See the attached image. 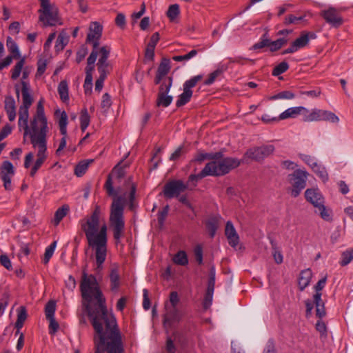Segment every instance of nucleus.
<instances>
[{
    "instance_id": "f8f14e48",
    "label": "nucleus",
    "mask_w": 353,
    "mask_h": 353,
    "mask_svg": "<svg viewBox=\"0 0 353 353\" xmlns=\"http://www.w3.org/2000/svg\"><path fill=\"white\" fill-rule=\"evenodd\" d=\"M187 188L188 185L181 180L171 181L164 185L163 194L168 199L178 197Z\"/></svg>"
},
{
    "instance_id": "f03ea898",
    "label": "nucleus",
    "mask_w": 353,
    "mask_h": 353,
    "mask_svg": "<svg viewBox=\"0 0 353 353\" xmlns=\"http://www.w3.org/2000/svg\"><path fill=\"white\" fill-rule=\"evenodd\" d=\"M101 208L96 205L90 216L81 220L80 225L90 247L95 249L97 269H101L107 254V225L101 224Z\"/></svg>"
},
{
    "instance_id": "79ce46f5",
    "label": "nucleus",
    "mask_w": 353,
    "mask_h": 353,
    "mask_svg": "<svg viewBox=\"0 0 353 353\" xmlns=\"http://www.w3.org/2000/svg\"><path fill=\"white\" fill-rule=\"evenodd\" d=\"M206 228L210 233V237H214L218 228V221L216 218H211L206 222Z\"/></svg>"
},
{
    "instance_id": "4468645a",
    "label": "nucleus",
    "mask_w": 353,
    "mask_h": 353,
    "mask_svg": "<svg viewBox=\"0 0 353 353\" xmlns=\"http://www.w3.org/2000/svg\"><path fill=\"white\" fill-rule=\"evenodd\" d=\"M55 114L57 115L59 114V126L60 133L63 135V137L60 140L59 146L57 149V154L61 152L66 147V136H67V125H68V115L65 111L60 112L57 110Z\"/></svg>"
},
{
    "instance_id": "4d7b16f0",
    "label": "nucleus",
    "mask_w": 353,
    "mask_h": 353,
    "mask_svg": "<svg viewBox=\"0 0 353 353\" xmlns=\"http://www.w3.org/2000/svg\"><path fill=\"white\" fill-rule=\"evenodd\" d=\"M311 166L314 171L319 174L323 181H326L328 179L327 174L324 168L321 170V168L316 163H313Z\"/></svg>"
},
{
    "instance_id": "49530a36",
    "label": "nucleus",
    "mask_w": 353,
    "mask_h": 353,
    "mask_svg": "<svg viewBox=\"0 0 353 353\" xmlns=\"http://www.w3.org/2000/svg\"><path fill=\"white\" fill-rule=\"evenodd\" d=\"M289 68V65L287 62L283 61L278 64L272 71V75L277 77L285 72H286Z\"/></svg>"
},
{
    "instance_id": "a878e982",
    "label": "nucleus",
    "mask_w": 353,
    "mask_h": 353,
    "mask_svg": "<svg viewBox=\"0 0 353 353\" xmlns=\"http://www.w3.org/2000/svg\"><path fill=\"white\" fill-rule=\"evenodd\" d=\"M97 50H92L87 60L85 68V78L92 79V73L94 71V63L97 59Z\"/></svg>"
},
{
    "instance_id": "5701e85b",
    "label": "nucleus",
    "mask_w": 353,
    "mask_h": 353,
    "mask_svg": "<svg viewBox=\"0 0 353 353\" xmlns=\"http://www.w3.org/2000/svg\"><path fill=\"white\" fill-rule=\"evenodd\" d=\"M182 314L176 307H171L168 309L164 316L163 323L165 325H171L174 323L179 322L181 319Z\"/></svg>"
},
{
    "instance_id": "473e14b6",
    "label": "nucleus",
    "mask_w": 353,
    "mask_h": 353,
    "mask_svg": "<svg viewBox=\"0 0 353 353\" xmlns=\"http://www.w3.org/2000/svg\"><path fill=\"white\" fill-rule=\"evenodd\" d=\"M58 93L60 99L64 103L69 101L68 85L66 81H61L58 85Z\"/></svg>"
},
{
    "instance_id": "de8ad7c7",
    "label": "nucleus",
    "mask_w": 353,
    "mask_h": 353,
    "mask_svg": "<svg viewBox=\"0 0 353 353\" xmlns=\"http://www.w3.org/2000/svg\"><path fill=\"white\" fill-rule=\"evenodd\" d=\"M295 97V95L291 91H283L279 92L278 94L272 96L271 97L272 100H277V99H293Z\"/></svg>"
},
{
    "instance_id": "2f4dec72",
    "label": "nucleus",
    "mask_w": 353,
    "mask_h": 353,
    "mask_svg": "<svg viewBox=\"0 0 353 353\" xmlns=\"http://www.w3.org/2000/svg\"><path fill=\"white\" fill-rule=\"evenodd\" d=\"M70 208L68 205H63L58 208L54 213L53 223L54 225H58L60 221L68 214Z\"/></svg>"
},
{
    "instance_id": "c756f323",
    "label": "nucleus",
    "mask_w": 353,
    "mask_h": 353,
    "mask_svg": "<svg viewBox=\"0 0 353 353\" xmlns=\"http://www.w3.org/2000/svg\"><path fill=\"white\" fill-rule=\"evenodd\" d=\"M93 159H84L79 162L75 166L74 174L78 177L82 176L88 170L89 165L93 163Z\"/></svg>"
},
{
    "instance_id": "69168bd1",
    "label": "nucleus",
    "mask_w": 353,
    "mask_h": 353,
    "mask_svg": "<svg viewBox=\"0 0 353 353\" xmlns=\"http://www.w3.org/2000/svg\"><path fill=\"white\" fill-rule=\"evenodd\" d=\"M92 79L85 78L83 89L85 94H90L92 91Z\"/></svg>"
},
{
    "instance_id": "9b49d317",
    "label": "nucleus",
    "mask_w": 353,
    "mask_h": 353,
    "mask_svg": "<svg viewBox=\"0 0 353 353\" xmlns=\"http://www.w3.org/2000/svg\"><path fill=\"white\" fill-rule=\"evenodd\" d=\"M289 183L292 185L291 195L296 197L299 195L301 191L306 185L307 173L301 170H296L292 174L288 176Z\"/></svg>"
},
{
    "instance_id": "412c9836",
    "label": "nucleus",
    "mask_w": 353,
    "mask_h": 353,
    "mask_svg": "<svg viewBox=\"0 0 353 353\" xmlns=\"http://www.w3.org/2000/svg\"><path fill=\"white\" fill-rule=\"evenodd\" d=\"M306 111L307 108L304 106L291 107L286 109L285 111L280 114V119L282 120L290 118L294 119L296 118L299 115H301L302 118H304V114Z\"/></svg>"
},
{
    "instance_id": "f704fd0d",
    "label": "nucleus",
    "mask_w": 353,
    "mask_h": 353,
    "mask_svg": "<svg viewBox=\"0 0 353 353\" xmlns=\"http://www.w3.org/2000/svg\"><path fill=\"white\" fill-rule=\"evenodd\" d=\"M110 288L112 291H117L120 285V277L117 270L113 269L110 274Z\"/></svg>"
},
{
    "instance_id": "39448f33",
    "label": "nucleus",
    "mask_w": 353,
    "mask_h": 353,
    "mask_svg": "<svg viewBox=\"0 0 353 353\" xmlns=\"http://www.w3.org/2000/svg\"><path fill=\"white\" fill-rule=\"evenodd\" d=\"M125 198L119 196L114 199L111 205L110 223L113 229L114 239L119 241L124 231V209Z\"/></svg>"
},
{
    "instance_id": "680f3d73",
    "label": "nucleus",
    "mask_w": 353,
    "mask_h": 353,
    "mask_svg": "<svg viewBox=\"0 0 353 353\" xmlns=\"http://www.w3.org/2000/svg\"><path fill=\"white\" fill-rule=\"evenodd\" d=\"M48 320L50 322L49 332L51 334H54L55 332H57V330L59 327V325L58 322L55 320L54 317L48 319Z\"/></svg>"
},
{
    "instance_id": "052dcab7",
    "label": "nucleus",
    "mask_w": 353,
    "mask_h": 353,
    "mask_svg": "<svg viewBox=\"0 0 353 353\" xmlns=\"http://www.w3.org/2000/svg\"><path fill=\"white\" fill-rule=\"evenodd\" d=\"M261 120L265 123H272L278 122L282 119H280V115L277 117H271L270 114H264L261 117Z\"/></svg>"
},
{
    "instance_id": "37998d69",
    "label": "nucleus",
    "mask_w": 353,
    "mask_h": 353,
    "mask_svg": "<svg viewBox=\"0 0 353 353\" xmlns=\"http://www.w3.org/2000/svg\"><path fill=\"white\" fill-rule=\"evenodd\" d=\"M90 117L86 109L81 111L80 116L81 128L85 131L90 124Z\"/></svg>"
},
{
    "instance_id": "c85d7f7f",
    "label": "nucleus",
    "mask_w": 353,
    "mask_h": 353,
    "mask_svg": "<svg viewBox=\"0 0 353 353\" xmlns=\"http://www.w3.org/2000/svg\"><path fill=\"white\" fill-rule=\"evenodd\" d=\"M29 108H20L19 111L18 125L20 130L28 129Z\"/></svg>"
},
{
    "instance_id": "864d4df0",
    "label": "nucleus",
    "mask_w": 353,
    "mask_h": 353,
    "mask_svg": "<svg viewBox=\"0 0 353 353\" xmlns=\"http://www.w3.org/2000/svg\"><path fill=\"white\" fill-rule=\"evenodd\" d=\"M170 69V67L169 60L163 59L158 68L157 72L165 77V75L169 72Z\"/></svg>"
},
{
    "instance_id": "bf43d9fd",
    "label": "nucleus",
    "mask_w": 353,
    "mask_h": 353,
    "mask_svg": "<svg viewBox=\"0 0 353 353\" xmlns=\"http://www.w3.org/2000/svg\"><path fill=\"white\" fill-rule=\"evenodd\" d=\"M318 209L319 214L322 219L324 220H329L330 218V214L328 211L325 209L324 203H321L319 205L315 207Z\"/></svg>"
},
{
    "instance_id": "e433bc0d",
    "label": "nucleus",
    "mask_w": 353,
    "mask_h": 353,
    "mask_svg": "<svg viewBox=\"0 0 353 353\" xmlns=\"http://www.w3.org/2000/svg\"><path fill=\"white\" fill-rule=\"evenodd\" d=\"M69 37L65 32H61L56 41L55 48L57 50H62L67 45Z\"/></svg>"
},
{
    "instance_id": "09e8293b",
    "label": "nucleus",
    "mask_w": 353,
    "mask_h": 353,
    "mask_svg": "<svg viewBox=\"0 0 353 353\" xmlns=\"http://www.w3.org/2000/svg\"><path fill=\"white\" fill-rule=\"evenodd\" d=\"M56 245H57V242L54 241L46 248L45 254H44L43 261L44 264H47L49 262L50 258L52 257V256L54 253V251L56 248Z\"/></svg>"
},
{
    "instance_id": "aec40b11",
    "label": "nucleus",
    "mask_w": 353,
    "mask_h": 353,
    "mask_svg": "<svg viewBox=\"0 0 353 353\" xmlns=\"http://www.w3.org/2000/svg\"><path fill=\"white\" fill-rule=\"evenodd\" d=\"M22 104L20 108H30L33 103L30 83L26 81H21Z\"/></svg>"
},
{
    "instance_id": "dca6fc26",
    "label": "nucleus",
    "mask_w": 353,
    "mask_h": 353,
    "mask_svg": "<svg viewBox=\"0 0 353 353\" xmlns=\"http://www.w3.org/2000/svg\"><path fill=\"white\" fill-rule=\"evenodd\" d=\"M111 52L110 46H102L97 50L99 59L97 63L98 72H109V68H110V63L108 61V58Z\"/></svg>"
},
{
    "instance_id": "20e7f679",
    "label": "nucleus",
    "mask_w": 353,
    "mask_h": 353,
    "mask_svg": "<svg viewBox=\"0 0 353 353\" xmlns=\"http://www.w3.org/2000/svg\"><path fill=\"white\" fill-rule=\"evenodd\" d=\"M240 161L236 158L227 157L225 159H216L206 164L203 170L198 174H191L189 181H197L208 175L220 176L229 172L231 169L238 167Z\"/></svg>"
},
{
    "instance_id": "c9c22d12",
    "label": "nucleus",
    "mask_w": 353,
    "mask_h": 353,
    "mask_svg": "<svg viewBox=\"0 0 353 353\" xmlns=\"http://www.w3.org/2000/svg\"><path fill=\"white\" fill-rule=\"evenodd\" d=\"M6 46L8 51L12 54L14 58L20 57V52L17 43L10 37H8L6 41Z\"/></svg>"
},
{
    "instance_id": "cd10ccee",
    "label": "nucleus",
    "mask_w": 353,
    "mask_h": 353,
    "mask_svg": "<svg viewBox=\"0 0 353 353\" xmlns=\"http://www.w3.org/2000/svg\"><path fill=\"white\" fill-rule=\"evenodd\" d=\"M228 70V66L225 64L220 63L218 65L216 69L211 72L208 78L204 81V85H210L216 81V79L221 76L225 71Z\"/></svg>"
},
{
    "instance_id": "a19ab883",
    "label": "nucleus",
    "mask_w": 353,
    "mask_h": 353,
    "mask_svg": "<svg viewBox=\"0 0 353 353\" xmlns=\"http://www.w3.org/2000/svg\"><path fill=\"white\" fill-rule=\"evenodd\" d=\"M174 263L180 265H185L188 263L186 253L184 251L178 252L173 257Z\"/></svg>"
},
{
    "instance_id": "58836bf2",
    "label": "nucleus",
    "mask_w": 353,
    "mask_h": 353,
    "mask_svg": "<svg viewBox=\"0 0 353 353\" xmlns=\"http://www.w3.org/2000/svg\"><path fill=\"white\" fill-rule=\"evenodd\" d=\"M25 63V58H21L14 66L11 71V78L17 79L21 74Z\"/></svg>"
},
{
    "instance_id": "0e129e2a",
    "label": "nucleus",
    "mask_w": 353,
    "mask_h": 353,
    "mask_svg": "<svg viewBox=\"0 0 353 353\" xmlns=\"http://www.w3.org/2000/svg\"><path fill=\"white\" fill-rule=\"evenodd\" d=\"M0 263L8 270L12 269L11 261L6 254H1L0 256Z\"/></svg>"
},
{
    "instance_id": "c03bdc74",
    "label": "nucleus",
    "mask_w": 353,
    "mask_h": 353,
    "mask_svg": "<svg viewBox=\"0 0 353 353\" xmlns=\"http://www.w3.org/2000/svg\"><path fill=\"white\" fill-rule=\"evenodd\" d=\"M56 310V303L54 301H49L45 307V314L46 319L54 317V312Z\"/></svg>"
},
{
    "instance_id": "423d86ee",
    "label": "nucleus",
    "mask_w": 353,
    "mask_h": 353,
    "mask_svg": "<svg viewBox=\"0 0 353 353\" xmlns=\"http://www.w3.org/2000/svg\"><path fill=\"white\" fill-rule=\"evenodd\" d=\"M326 276L322 278L314 286L316 294L313 296V301L310 299H307L306 301H305L307 316L311 315L314 305H315L316 307V316L317 317L321 319L325 316L326 311L325 308V303L321 299L322 294L321 291L324 288L326 283Z\"/></svg>"
},
{
    "instance_id": "ddd939ff",
    "label": "nucleus",
    "mask_w": 353,
    "mask_h": 353,
    "mask_svg": "<svg viewBox=\"0 0 353 353\" xmlns=\"http://www.w3.org/2000/svg\"><path fill=\"white\" fill-rule=\"evenodd\" d=\"M14 174V168L12 164L5 161L0 167V178L3 181V187L6 190H12L11 179Z\"/></svg>"
},
{
    "instance_id": "393cba45",
    "label": "nucleus",
    "mask_w": 353,
    "mask_h": 353,
    "mask_svg": "<svg viewBox=\"0 0 353 353\" xmlns=\"http://www.w3.org/2000/svg\"><path fill=\"white\" fill-rule=\"evenodd\" d=\"M5 110L8 114V119L13 121L16 118V104L13 97L7 96L5 98Z\"/></svg>"
},
{
    "instance_id": "338daca9",
    "label": "nucleus",
    "mask_w": 353,
    "mask_h": 353,
    "mask_svg": "<svg viewBox=\"0 0 353 353\" xmlns=\"http://www.w3.org/2000/svg\"><path fill=\"white\" fill-rule=\"evenodd\" d=\"M195 259L199 264L203 263V250L200 245H197L194 250Z\"/></svg>"
},
{
    "instance_id": "4c0bfd02",
    "label": "nucleus",
    "mask_w": 353,
    "mask_h": 353,
    "mask_svg": "<svg viewBox=\"0 0 353 353\" xmlns=\"http://www.w3.org/2000/svg\"><path fill=\"white\" fill-rule=\"evenodd\" d=\"M172 81L173 79L171 77L163 79L159 85L158 94H168L172 85Z\"/></svg>"
},
{
    "instance_id": "1a4fd4ad",
    "label": "nucleus",
    "mask_w": 353,
    "mask_h": 353,
    "mask_svg": "<svg viewBox=\"0 0 353 353\" xmlns=\"http://www.w3.org/2000/svg\"><path fill=\"white\" fill-rule=\"evenodd\" d=\"M202 79L203 75L198 74L192 77L184 82L183 84V92L179 95L176 101V107L183 106L190 101L193 93L192 88H194Z\"/></svg>"
},
{
    "instance_id": "b1692460",
    "label": "nucleus",
    "mask_w": 353,
    "mask_h": 353,
    "mask_svg": "<svg viewBox=\"0 0 353 353\" xmlns=\"http://www.w3.org/2000/svg\"><path fill=\"white\" fill-rule=\"evenodd\" d=\"M225 235L228 239V243L232 247H235L239 242V237L236 233L233 224L230 221H228L225 230Z\"/></svg>"
},
{
    "instance_id": "72a5a7b5",
    "label": "nucleus",
    "mask_w": 353,
    "mask_h": 353,
    "mask_svg": "<svg viewBox=\"0 0 353 353\" xmlns=\"http://www.w3.org/2000/svg\"><path fill=\"white\" fill-rule=\"evenodd\" d=\"M173 97L168 94H158L157 105L159 107H168L172 102Z\"/></svg>"
},
{
    "instance_id": "13d9d810",
    "label": "nucleus",
    "mask_w": 353,
    "mask_h": 353,
    "mask_svg": "<svg viewBox=\"0 0 353 353\" xmlns=\"http://www.w3.org/2000/svg\"><path fill=\"white\" fill-rule=\"evenodd\" d=\"M169 205L165 206L163 210L158 213V222L160 227H162L165 218L168 214Z\"/></svg>"
},
{
    "instance_id": "7ed1b4c3",
    "label": "nucleus",
    "mask_w": 353,
    "mask_h": 353,
    "mask_svg": "<svg viewBox=\"0 0 353 353\" xmlns=\"http://www.w3.org/2000/svg\"><path fill=\"white\" fill-rule=\"evenodd\" d=\"M48 132L47 118L45 115L43 102L40 100L37 106L36 114L28 125V129L23 131L24 136L29 135L31 143L38 152V154H44L47 150L46 135Z\"/></svg>"
},
{
    "instance_id": "3c124183",
    "label": "nucleus",
    "mask_w": 353,
    "mask_h": 353,
    "mask_svg": "<svg viewBox=\"0 0 353 353\" xmlns=\"http://www.w3.org/2000/svg\"><path fill=\"white\" fill-rule=\"evenodd\" d=\"M179 14V6L178 4L171 5L167 12L168 17L171 20L174 21Z\"/></svg>"
},
{
    "instance_id": "0eeeda50",
    "label": "nucleus",
    "mask_w": 353,
    "mask_h": 353,
    "mask_svg": "<svg viewBox=\"0 0 353 353\" xmlns=\"http://www.w3.org/2000/svg\"><path fill=\"white\" fill-rule=\"evenodd\" d=\"M303 122H319L329 121L332 123H338L339 118L334 113L317 108L308 109L305 112L304 118H302Z\"/></svg>"
},
{
    "instance_id": "2eb2a0df",
    "label": "nucleus",
    "mask_w": 353,
    "mask_h": 353,
    "mask_svg": "<svg viewBox=\"0 0 353 353\" xmlns=\"http://www.w3.org/2000/svg\"><path fill=\"white\" fill-rule=\"evenodd\" d=\"M102 30L103 28L98 22H92L90 26L86 42L92 45L93 50H97L99 46V40L102 35Z\"/></svg>"
},
{
    "instance_id": "4be33fe9",
    "label": "nucleus",
    "mask_w": 353,
    "mask_h": 353,
    "mask_svg": "<svg viewBox=\"0 0 353 353\" xmlns=\"http://www.w3.org/2000/svg\"><path fill=\"white\" fill-rule=\"evenodd\" d=\"M305 196L314 207L324 203V199L318 189H307L305 192Z\"/></svg>"
},
{
    "instance_id": "8fccbe9b",
    "label": "nucleus",
    "mask_w": 353,
    "mask_h": 353,
    "mask_svg": "<svg viewBox=\"0 0 353 353\" xmlns=\"http://www.w3.org/2000/svg\"><path fill=\"white\" fill-rule=\"evenodd\" d=\"M198 52L196 50H192L188 54L184 55H179L173 57L172 59L175 61H189L197 54Z\"/></svg>"
},
{
    "instance_id": "9d476101",
    "label": "nucleus",
    "mask_w": 353,
    "mask_h": 353,
    "mask_svg": "<svg viewBox=\"0 0 353 353\" xmlns=\"http://www.w3.org/2000/svg\"><path fill=\"white\" fill-rule=\"evenodd\" d=\"M41 8L39 10V20L44 26H55L58 21L57 12L52 8L49 0H39Z\"/></svg>"
},
{
    "instance_id": "6e6d98bb",
    "label": "nucleus",
    "mask_w": 353,
    "mask_h": 353,
    "mask_svg": "<svg viewBox=\"0 0 353 353\" xmlns=\"http://www.w3.org/2000/svg\"><path fill=\"white\" fill-rule=\"evenodd\" d=\"M304 19L303 16H294L293 14H290L287 16L285 18L284 23L285 25L290 24H298L300 21H303Z\"/></svg>"
},
{
    "instance_id": "6e6552de",
    "label": "nucleus",
    "mask_w": 353,
    "mask_h": 353,
    "mask_svg": "<svg viewBox=\"0 0 353 353\" xmlns=\"http://www.w3.org/2000/svg\"><path fill=\"white\" fill-rule=\"evenodd\" d=\"M128 156H126L123 159L119 161L108 176L105 183V188L109 196H117V192L114 191L112 185V178L114 177L119 180L124 177L125 174V168L128 167L132 162L130 159H128Z\"/></svg>"
},
{
    "instance_id": "ea45409f",
    "label": "nucleus",
    "mask_w": 353,
    "mask_h": 353,
    "mask_svg": "<svg viewBox=\"0 0 353 353\" xmlns=\"http://www.w3.org/2000/svg\"><path fill=\"white\" fill-rule=\"evenodd\" d=\"M27 318V312L26 310L24 307H21L20 310L17 314V319L15 323V327L18 330H20Z\"/></svg>"
},
{
    "instance_id": "603ef678",
    "label": "nucleus",
    "mask_w": 353,
    "mask_h": 353,
    "mask_svg": "<svg viewBox=\"0 0 353 353\" xmlns=\"http://www.w3.org/2000/svg\"><path fill=\"white\" fill-rule=\"evenodd\" d=\"M99 77L95 82V90L100 92L103 88L104 81L106 79L107 75L109 72H99Z\"/></svg>"
},
{
    "instance_id": "bb28decb",
    "label": "nucleus",
    "mask_w": 353,
    "mask_h": 353,
    "mask_svg": "<svg viewBox=\"0 0 353 353\" xmlns=\"http://www.w3.org/2000/svg\"><path fill=\"white\" fill-rule=\"evenodd\" d=\"M312 276V272L310 269L301 272L298 280L299 288L301 291H303L304 289L309 285Z\"/></svg>"
},
{
    "instance_id": "f257e3e1",
    "label": "nucleus",
    "mask_w": 353,
    "mask_h": 353,
    "mask_svg": "<svg viewBox=\"0 0 353 353\" xmlns=\"http://www.w3.org/2000/svg\"><path fill=\"white\" fill-rule=\"evenodd\" d=\"M82 298L93 326L94 353H123L121 334L114 315L108 312L105 299L94 276L83 268L80 283Z\"/></svg>"
},
{
    "instance_id": "6ab92c4d",
    "label": "nucleus",
    "mask_w": 353,
    "mask_h": 353,
    "mask_svg": "<svg viewBox=\"0 0 353 353\" xmlns=\"http://www.w3.org/2000/svg\"><path fill=\"white\" fill-rule=\"evenodd\" d=\"M35 156H26L24 166L26 168H31L30 174L34 176L37 171L39 169L41 165L46 160V156H40L36 159Z\"/></svg>"
},
{
    "instance_id": "a211bd4d",
    "label": "nucleus",
    "mask_w": 353,
    "mask_h": 353,
    "mask_svg": "<svg viewBox=\"0 0 353 353\" xmlns=\"http://www.w3.org/2000/svg\"><path fill=\"white\" fill-rule=\"evenodd\" d=\"M321 16L323 17L327 23L334 27H338L343 23L341 17L334 8H329L327 10H322Z\"/></svg>"
},
{
    "instance_id": "7c9ffc66",
    "label": "nucleus",
    "mask_w": 353,
    "mask_h": 353,
    "mask_svg": "<svg viewBox=\"0 0 353 353\" xmlns=\"http://www.w3.org/2000/svg\"><path fill=\"white\" fill-rule=\"evenodd\" d=\"M274 152V147L272 144L263 145L250 150V154H271Z\"/></svg>"
},
{
    "instance_id": "774afa93",
    "label": "nucleus",
    "mask_w": 353,
    "mask_h": 353,
    "mask_svg": "<svg viewBox=\"0 0 353 353\" xmlns=\"http://www.w3.org/2000/svg\"><path fill=\"white\" fill-rule=\"evenodd\" d=\"M112 104L111 98L109 94L105 93L102 96L101 107L103 108H109Z\"/></svg>"
},
{
    "instance_id": "f3484780",
    "label": "nucleus",
    "mask_w": 353,
    "mask_h": 353,
    "mask_svg": "<svg viewBox=\"0 0 353 353\" xmlns=\"http://www.w3.org/2000/svg\"><path fill=\"white\" fill-rule=\"evenodd\" d=\"M310 36V38L312 39L315 37V34L313 33L307 32L302 34L291 44V46L288 48L285 49L283 52V54H285L289 53H294L298 51L299 49L305 47L309 42Z\"/></svg>"
},
{
    "instance_id": "a18cd8bd",
    "label": "nucleus",
    "mask_w": 353,
    "mask_h": 353,
    "mask_svg": "<svg viewBox=\"0 0 353 353\" xmlns=\"http://www.w3.org/2000/svg\"><path fill=\"white\" fill-rule=\"evenodd\" d=\"M353 259V248L343 252L341 254V266L347 265Z\"/></svg>"
},
{
    "instance_id": "5fc2aeb1",
    "label": "nucleus",
    "mask_w": 353,
    "mask_h": 353,
    "mask_svg": "<svg viewBox=\"0 0 353 353\" xmlns=\"http://www.w3.org/2000/svg\"><path fill=\"white\" fill-rule=\"evenodd\" d=\"M213 292L214 290L207 289L203 303L205 310L208 309L212 304Z\"/></svg>"
},
{
    "instance_id": "e2e57ef3",
    "label": "nucleus",
    "mask_w": 353,
    "mask_h": 353,
    "mask_svg": "<svg viewBox=\"0 0 353 353\" xmlns=\"http://www.w3.org/2000/svg\"><path fill=\"white\" fill-rule=\"evenodd\" d=\"M215 284V269L214 267H211L210 270V278L208 284L207 289L214 290Z\"/></svg>"
}]
</instances>
